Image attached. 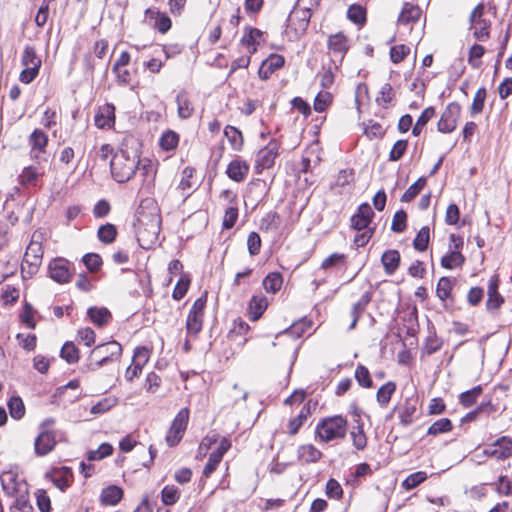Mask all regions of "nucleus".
Returning <instances> with one entry per match:
<instances>
[{"label":"nucleus","instance_id":"1","mask_svg":"<svg viewBox=\"0 0 512 512\" xmlns=\"http://www.w3.org/2000/svg\"><path fill=\"white\" fill-rule=\"evenodd\" d=\"M151 205L150 211H146L143 205L137 210V218L134 223L137 240L141 247L149 248L156 243L161 230V215L153 200H146Z\"/></svg>","mask_w":512,"mask_h":512},{"label":"nucleus","instance_id":"2","mask_svg":"<svg viewBox=\"0 0 512 512\" xmlns=\"http://www.w3.org/2000/svg\"><path fill=\"white\" fill-rule=\"evenodd\" d=\"M140 160L136 152L130 156L124 149L118 150L110 161L112 177L118 183L128 182L135 174Z\"/></svg>","mask_w":512,"mask_h":512},{"label":"nucleus","instance_id":"3","mask_svg":"<svg viewBox=\"0 0 512 512\" xmlns=\"http://www.w3.org/2000/svg\"><path fill=\"white\" fill-rule=\"evenodd\" d=\"M121 354L122 346L115 340L97 345L88 357L87 368L96 371L110 362L117 361Z\"/></svg>","mask_w":512,"mask_h":512},{"label":"nucleus","instance_id":"4","mask_svg":"<svg viewBox=\"0 0 512 512\" xmlns=\"http://www.w3.org/2000/svg\"><path fill=\"white\" fill-rule=\"evenodd\" d=\"M347 432V420L341 415L321 419L315 428L316 438L321 442L343 439Z\"/></svg>","mask_w":512,"mask_h":512},{"label":"nucleus","instance_id":"5","mask_svg":"<svg viewBox=\"0 0 512 512\" xmlns=\"http://www.w3.org/2000/svg\"><path fill=\"white\" fill-rule=\"evenodd\" d=\"M206 302V294L194 301L186 319V329L189 334L197 335L201 331Z\"/></svg>","mask_w":512,"mask_h":512},{"label":"nucleus","instance_id":"6","mask_svg":"<svg viewBox=\"0 0 512 512\" xmlns=\"http://www.w3.org/2000/svg\"><path fill=\"white\" fill-rule=\"evenodd\" d=\"M461 115V106L458 102L449 103L443 111L438 123L437 130L440 133L448 134L457 127L458 119Z\"/></svg>","mask_w":512,"mask_h":512},{"label":"nucleus","instance_id":"7","mask_svg":"<svg viewBox=\"0 0 512 512\" xmlns=\"http://www.w3.org/2000/svg\"><path fill=\"white\" fill-rule=\"evenodd\" d=\"M189 421V409L182 408L175 416L170 431L166 436L167 444L170 447L177 445L183 437Z\"/></svg>","mask_w":512,"mask_h":512},{"label":"nucleus","instance_id":"8","mask_svg":"<svg viewBox=\"0 0 512 512\" xmlns=\"http://www.w3.org/2000/svg\"><path fill=\"white\" fill-rule=\"evenodd\" d=\"M56 445V431L43 429L34 440V453L37 457H44L50 454Z\"/></svg>","mask_w":512,"mask_h":512},{"label":"nucleus","instance_id":"9","mask_svg":"<svg viewBox=\"0 0 512 512\" xmlns=\"http://www.w3.org/2000/svg\"><path fill=\"white\" fill-rule=\"evenodd\" d=\"M374 216L375 213L370 204L364 202L358 206L357 211L351 216L350 227L358 232L371 229L370 224Z\"/></svg>","mask_w":512,"mask_h":512},{"label":"nucleus","instance_id":"10","mask_svg":"<svg viewBox=\"0 0 512 512\" xmlns=\"http://www.w3.org/2000/svg\"><path fill=\"white\" fill-rule=\"evenodd\" d=\"M279 144L276 140H271L258 154L255 165V172L260 174L264 169H268L274 165L278 155Z\"/></svg>","mask_w":512,"mask_h":512},{"label":"nucleus","instance_id":"11","mask_svg":"<svg viewBox=\"0 0 512 512\" xmlns=\"http://www.w3.org/2000/svg\"><path fill=\"white\" fill-rule=\"evenodd\" d=\"M71 263L64 258H56L49 264V275L57 283H68L71 279Z\"/></svg>","mask_w":512,"mask_h":512},{"label":"nucleus","instance_id":"12","mask_svg":"<svg viewBox=\"0 0 512 512\" xmlns=\"http://www.w3.org/2000/svg\"><path fill=\"white\" fill-rule=\"evenodd\" d=\"M398 407L400 424L404 427L411 425L420 416L417 397L406 398Z\"/></svg>","mask_w":512,"mask_h":512},{"label":"nucleus","instance_id":"13","mask_svg":"<svg viewBox=\"0 0 512 512\" xmlns=\"http://www.w3.org/2000/svg\"><path fill=\"white\" fill-rule=\"evenodd\" d=\"M45 477L61 491H65L72 483L73 471L70 467L62 466L55 468L52 472H47Z\"/></svg>","mask_w":512,"mask_h":512},{"label":"nucleus","instance_id":"14","mask_svg":"<svg viewBox=\"0 0 512 512\" xmlns=\"http://www.w3.org/2000/svg\"><path fill=\"white\" fill-rule=\"evenodd\" d=\"M13 503L9 506L10 512H34V507L29 498V486L18 489V493L12 496Z\"/></svg>","mask_w":512,"mask_h":512},{"label":"nucleus","instance_id":"15","mask_svg":"<svg viewBox=\"0 0 512 512\" xmlns=\"http://www.w3.org/2000/svg\"><path fill=\"white\" fill-rule=\"evenodd\" d=\"M95 125L100 129L111 128L115 124V106L106 103L100 107L94 116Z\"/></svg>","mask_w":512,"mask_h":512},{"label":"nucleus","instance_id":"16","mask_svg":"<svg viewBox=\"0 0 512 512\" xmlns=\"http://www.w3.org/2000/svg\"><path fill=\"white\" fill-rule=\"evenodd\" d=\"M249 169V164L240 157H237L228 164L226 175L229 179L239 183L245 180Z\"/></svg>","mask_w":512,"mask_h":512},{"label":"nucleus","instance_id":"17","mask_svg":"<svg viewBox=\"0 0 512 512\" xmlns=\"http://www.w3.org/2000/svg\"><path fill=\"white\" fill-rule=\"evenodd\" d=\"M499 278L494 275L490 278L488 283V299L486 301V309L488 311L496 310L504 303L503 296L499 293Z\"/></svg>","mask_w":512,"mask_h":512},{"label":"nucleus","instance_id":"18","mask_svg":"<svg viewBox=\"0 0 512 512\" xmlns=\"http://www.w3.org/2000/svg\"><path fill=\"white\" fill-rule=\"evenodd\" d=\"M0 481L4 493L9 497L17 494L18 489L22 488V485L29 486L25 480L19 479L18 475L13 472H5L1 476Z\"/></svg>","mask_w":512,"mask_h":512},{"label":"nucleus","instance_id":"19","mask_svg":"<svg viewBox=\"0 0 512 512\" xmlns=\"http://www.w3.org/2000/svg\"><path fill=\"white\" fill-rule=\"evenodd\" d=\"M312 16V12L308 11V9L304 8H294L288 20L291 25L294 27L295 31L305 32L309 26V22Z\"/></svg>","mask_w":512,"mask_h":512},{"label":"nucleus","instance_id":"20","mask_svg":"<svg viewBox=\"0 0 512 512\" xmlns=\"http://www.w3.org/2000/svg\"><path fill=\"white\" fill-rule=\"evenodd\" d=\"M456 283L455 278L443 276L438 280L436 295L441 300L445 309H448L447 300L452 298V289Z\"/></svg>","mask_w":512,"mask_h":512},{"label":"nucleus","instance_id":"21","mask_svg":"<svg viewBox=\"0 0 512 512\" xmlns=\"http://www.w3.org/2000/svg\"><path fill=\"white\" fill-rule=\"evenodd\" d=\"M401 256L398 250L388 249L381 256V263L387 275H393L399 268Z\"/></svg>","mask_w":512,"mask_h":512},{"label":"nucleus","instance_id":"22","mask_svg":"<svg viewBox=\"0 0 512 512\" xmlns=\"http://www.w3.org/2000/svg\"><path fill=\"white\" fill-rule=\"evenodd\" d=\"M372 296L373 293L371 291H366L365 293L362 294L360 299L353 304L351 309L352 322L349 326V329H354L356 327L361 315L364 313L366 307L372 301Z\"/></svg>","mask_w":512,"mask_h":512},{"label":"nucleus","instance_id":"23","mask_svg":"<svg viewBox=\"0 0 512 512\" xmlns=\"http://www.w3.org/2000/svg\"><path fill=\"white\" fill-rule=\"evenodd\" d=\"M87 316L98 327H103L112 319V314L106 307H89Z\"/></svg>","mask_w":512,"mask_h":512},{"label":"nucleus","instance_id":"24","mask_svg":"<svg viewBox=\"0 0 512 512\" xmlns=\"http://www.w3.org/2000/svg\"><path fill=\"white\" fill-rule=\"evenodd\" d=\"M43 257V248L42 244L38 241L32 240L24 254V263L36 264V266L40 267Z\"/></svg>","mask_w":512,"mask_h":512},{"label":"nucleus","instance_id":"25","mask_svg":"<svg viewBox=\"0 0 512 512\" xmlns=\"http://www.w3.org/2000/svg\"><path fill=\"white\" fill-rule=\"evenodd\" d=\"M123 498V490L116 486L110 485L104 488L100 495L101 503L104 505H117Z\"/></svg>","mask_w":512,"mask_h":512},{"label":"nucleus","instance_id":"26","mask_svg":"<svg viewBox=\"0 0 512 512\" xmlns=\"http://www.w3.org/2000/svg\"><path fill=\"white\" fill-rule=\"evenodd\" d=\"M397 385L394 381H388L380 386L376 393V401L381 408H386L396 392Z\"/></svg>","mask_w":512,"mask_h":512},{"label":"nucleus","instance_id":"27","mask_svg":"<svg viewBox=\"0 0 512 512\" xmlns=\"http://www.w3.org/2000/svg\"><path fill=\"white\" fill-rule=\"evenodd\" d=\"M421 16V9L417 5L405 3L398 17L399 24L415 23Z\"/></svg>","mask_w":512,"mask_h":512},{"label":"nucleus","instance_id":"28","mask_svg":"<svg viewBox=\"0 0 512 512\" xmlns=\"http://www.w3.org/2000/svg\"><path fill=\"white\" fill-rule=\"evenodd\" d=\"M322 455V452L312 444L301 445L298 447V458L305 464L319 461Z\"/></svg>","mask_w":512,"mask_h":512},{"label":"nucleus","instance_id":"29","mask_svg":"<svg viewBox=\"0 0 512 512\" xmlns=\"http://www.w3.org/2000/svg\"><path fill=\"white\" fill-rule=\"evenodd\" d=\"M268 307V300L264 295H254L249 303L250 319L258 320Z\"/></svg>","mask_w":512,"mask_h":512},{"label":"nucleus","instance_id":"30","mask_svg":"<svg viewBox=\"0 0 512 512\" xmlns=\"http://www.w3.org/2000/svg\"><path fill=\"white\" fill-rule=\"evenodd\" d=\"M347 42V38L344 34L337 33L329 37L328 48L334 54H338L342 59L345 53L348 51Z\"/></svg>","mask_w":512,"mask_h":512},{"label":"nucleus","instance_id":"31","mask_svg":"<svg viewBox=\"0 0 512 512\" xmlns=\"http://www.w3.org/2000/svg\"><path fill=\"white\" fill-rule=\"evenodd\" d=\"M261 36H262L261 30L254 28V27L247 26L244 30V35L241 38L240 42L243 46L248 48V50L251 54H253L257 50V48H256V45L258 44L257 39L260 38Z\"/></svg>","mask_w":512,"mask_h":512},{"label":"nucleus","instance_id":"32","mask_svg":"<svg viewBox=\"0 0 512 512\" xmlns=\"http://www.w3.org/2000/svg\"><path fill=\"white\" fill-rule=\"evenodd\" d=\"M281 225L280 215L276 211H270L260 220L259 228L262 232H276Z\"/></svg>","mask_w":512,"mask_h":512},{"label":"nucleus","instance_id":"33","mask_svg":"<svg viewBox=\"0 0 512 512\" xmlns=\"http://www.w3.org/2000/svg\"><path fill=\"white\" fill-rule=\"evenodd\" d=\"M311 415V408L309 404H305L302 406L299 414L291 419L288 423V433L290 435H295L298 433L299 429L302 427L307 418Z\"/></svg>","mask_w":512,"mask_h":512},{"label":"nucleus","instance_id":"34","mask_svg":"<svg viewBox=\"0 0 512 512\" xmlns=\"http://www.w3.org/2000/svg\"><path fill=\"white\" fill-rule=\"evenodd\" d=\"M7 407L9 410L10 416L14 420H21L26 413V408L22 398L18 395L11 396L7 401Z\"/></svg>","mask_w":512,"mask_h":512},{"label":"nucleus","instance_id":"35","mask_svg":"<svg viewBox=\"0 0 512 512\" xmlns=\"http://www.w3.org/2000/svg\"><path fill=\"white\" fill-rule=\"evenodd\" d=\"M224 135L228 139L231 148L235 151H240L243 148L244 139L242 132L232 125H227L224 128Z\"/></svg>","mask_w":512,"mask_h":512},{"label":"nucleus","instance_id":"36","mask_svg":"<svg viewBox=\"0 0 512 512\" xmlns=\"http://www.w3.org/2000/svg\"><path fill=\"white\" fill-rule=\"evenodd\" d=\"M465 256L460 251H449L446 253L440 261V264L445 269H453L457 267H462L465 263Z\"/></svg>","mask_w":512,"mask_h":512},{"label":"nucleus","instance_id":"37","mask_svg":"<svg viewBox=\"0 0 512 512\" xmlns=\"http://www.w3.org/2000/svg\"><path fill=\"white\" fill-rule=\"evenodd\" d=\"M29 144L33 151L43 153L48 144V136L41 129H35L29 136Z\"/></svg>","mask_w":512,"mask_h":512},{"label":"nucleus","instance_id":"38","mask_svg":"<svg viewBox=\"0 0 512 512\" xmlns=\"http://www.w3.org/2000/svg\"><path fill=\"white\" fill-rule=\"evenodd\" d=\"M118 235L117 228L112 223H105L98 228L97 237L104 244H111Z\"/></svg>","mask_w":512,"mask_h":512},{"label":"nucleus","instance_id":"39","mask_svg":"<svg viewBox=\"0 0 512 512\" xmlns=\"http://www.w3.org/2000/svg\"><path fill=\"white\" fill-rule=\"evenodd\" d=\"M427 183V179L424 176L419 177L412 185L408 187V189L402 194L400 201L401 202H411L414 198H416L421 190L425 187Z\"/></svg>","mask_w":512,"mask_h":512},{"label":"nucleus","instance_id":"40","mask_svg":"<svg viewBox=\"0 0 512 512\" xmlns=\"http://www.w3.org/2000/svg\"><path fill=\"white\" fill-rule=\"evenodd\" d=\"M262 284H263V287L266 290V292L275 294L282 287V284H283L282 275L279 272L269 273L263 279Z\"/></svg>","mask_w":512,"mask_h":512},{"label":"nucleus","instance_id":"41","mask_svg":"<svg viewBox=\"0 0 512 512\" xmlns=\"http://www.w3.org/2000/svg\"><path fill=\"white\" fill-rule=\"evenodd\" d=\"M435 113H436V110L432 106L424 109L422 111L421 115L418 117L415 125L412 127V135L419 136L422 132V129L435 116Z\"/></svg>","mask_w":512,"mask_h":512},{"label":"nucleus","instance_id":"42","mask_svg":"<svg viewBox=\"0 0 512 512\" xmlns=\"http://www.w3.org/2000/svg\"><path fill=\"white\" fill-rule=\"evenodd\" d=\"M178 115L181 119H188L193 114L194 108L191 101L185 96V93H179L176 96Z\"/></svg>","mask_w":512,"mask_h":512},{"label":"nucleus","instance_id":"43","mask_svg":"<svg viewBox=\"0 0 512 512\" xmlns=\"http://www.w3.org/2000/svg\"><path fill=\"white\" fill-rule=\"evenodd\" d=\"M354 377L359 386L365 389H370L374 385L369 369L362 364L356 367Z\"/></svg>","mask_w":512,"mask_h":512},{"label":"nucleus","instance_id":"44","mask_svg":"<svg viewBox=\"0 0 512 512\" xmlns=\"http://www.w3.org/2000/svg\"><path fill=\"white\" fill-rule=\"evenodd\" d=\"M60 357L69 364H75L79 361V349L73 342L67 341L60 350Z\"/></svg>","mask_w":512,"mask_h":512},{"label":"nucleus","instance_id":"45","mask_svg":"<svg viewBox=\"0 0 512 512\" xmlns=\"http://www.w3.org/2000/svg\"><path fill=\"white\" fill-rule=\"evenodd\" d=\"M499 452V460H504L512 455V438L509 436H502L498 438L493 444Z\"/></svg>","mask_w":512,"mask_h":512},{"label":"nucleus","instance_id":"46","mask_svg":"<svg viewBox=\"0 0 512 512\" xmlns=\"http://www.w3.org/2000/svg\"><path fill=\"white\" fill-rule=\"evenodd\" d=\"M21 63L25 67H36L40 70L41 59L37 56L36 50L33 46H26L24 48Z\"/></svg>","mask_w":512,"mask_h":512},{"label":"nucleus","instance_id":"47","mask_svg":"<svg viewBox=\"0 0 512 512\" xmlns=\"http://www.w3.org/2000/svg\"><path fill=\"white\" fill-rule=\"evenodd\" d=\"M191 278L189 274H182L179 280L177 281L173 292H172V298L174 300H181L184 298V296L187 294L188 289L190 287Z\"/></svg>","mask_w":512,"mask_h":512},{"label":"nucleus","instance_id":"48","mask_svg":"<svg viewBox=\"0 0 512 512\" xmlns=\"http://www.w3.org/2000/svg\"><path fill=\"white\" fill-rule=\"evenodd\" d=\"M179 143V135L173 130H166L160 137L159 145L165 151L174 150Z\"/></svg>","mask_w":512,"mask_h":512},{"label":"nucleus","instance_id":"49","mask_svg":"<svg viewBox=\"0 0 512 512\" xmlns=\"http://www.w3.org/2000/svg\"><path fill=\"white\" fill-rule=\"evenodd\" d=\"M430 229L428 226H423L413 240V247L419 252H424L429 245Z\"/></svg>","mask_w":512,"mask_h":512},{"label":"nucleus","instance_id":"50","mask_svg":"<svg viewBox=\"0 0 512 512\" xmlns=\"http://www.w3.org/2000/svg\"><path fill=\"white\" fill-rule=\"evenodd\" d=\"M483 389L481 385H477L470 390L464 391L459 396V402L464 407H470L476 403L477 398L481 395Z\"/></svg>","mask_w":512,"mask_h":512},{"label":"nucleus","instance_id":"51","mask_svg":"<svg viewBox=\"0 0 512 512\" xmlns=\"http://www.w3.org/2000/svg\"><path fill=\"white\" fill-rule=\"evenodd\" d=\"M180 498V491L174 485H166L161 491V500L164 505H174Z\"/></svg>","mask_w":512,"mask_h":512},{"label":"nucleus","instance_id":"52","mask_svg":"<svg viewBox=\"0 0 512 512\" xmlns=\"http://www.w3.org/2000/svg\"><path fill=\"white\" fill-rule=\"evenodd\" d=\"M82 263L85 265V267L91 273L98 272L103 265L102 258L97 253H86L82 257Z\"/></svg>","mask_w":512,"mask_h":512},{"label":"nucleus","instance_id":"53","mask_svg":"<svg viewBox=\"0 0 512 512\" xmlns=\"http://www.w3.org/2000/svg\"><path fill=\"white\" fill-rule=\"evenodd\" d=\"M453 424L449 418H442L435 421L427 430L428 435L436 436L441 433L450 432Z\"/></svg>","mask_w":512,"mask_h":512},{"label":"nucleus","instance_id":"54","mask_svg":"<svg viewBox=\"0 0 512 512\" xmlns=\"http://www.w3.org/2000/svg\"><path fill=\"white\" fill-rule=\"evenodd\" d=\"M487 91L485 87H480L473 98L472 105L470 107V113L472 116L477 115L483 111Z\"/></svg>","mask_w":512,"mask_h":512},{"label":"nucleus","instance_id":"55","mask_svg":"<svg viewBox=\"0 0 512 512\" xmlns=\"http://www.w3.org/2000/svg\"><path fill=\"white\" fill-rule=\"evenodd\" d=\"M348 19L355 24H364L366 22V9L358 4H352L347 11Z\"/></svg>","mask_w":512,"mask_h":512},{"label":"nucleus","instance_id":"56","mask_svg":"<svg viewBox=\"0 0 512 512\" xmlns=\"http://www.w3.org/2000/svg\"><path fill=\"white\" fill-rule=\"evenodd\" d=\"M427 479V473L424 471H417L415 473L410 474L405 478V480L402 482V487L410 491L417 486H419L421 483H423Z\"/></svg>","mask_w":512,"mask_h":512},{"label":"nucleus","instance_id":"57","mask_svg":"<svg viewBox=\"0 0 512 512\" xmlns=\"http://www.w3.org/2000/svg\"><path fill=\"white\" fill-rule=\"evenodd\" d=\"M407 227V213L403 209H399L395 212L392 224H391V230L395 233H402L406 230Z\"/></svg>","mask_w":512,"mask_h":512},{"label":"nucleus","instance_id":"58","mask_svg":"<svg viewBox=\"0 0 512 512\" xmlns=\"http://www.w3.org/2000/svg\"><path fill=\"white\" fill-rule=\"evenodd\" d=\"M117 401L116 397L103 398L91 407L90 412L94 415L104 414L113 408L117 404Z\"/></svg>","mask_w":512,"mask_h":512},{"label":"nucleus","instance_id":"59","mask_svg":"<svg viewBox=\"0 0 512 512\" xmlns=\"http://www.w3.org/2000/svg\"><path fill=\"white\" fill-rule=\"evenodd\" d=\"M34 313L35 310L33 306L25 301L23 304V311L20 314V320L21 322L29 329H35L36 322L34 321Z\"/></svg>","mask_w":512,"mask_h":512},{"label":"nucleus","instance_id":"60","mask_svg":"<svg viewBox=\"0 0 512 512\" xmlns=\"http://www.w3.org/2000/svg\"><path fill=\"white\" fill-rule=\"evenodd\" d=\"M39 177L37 169L33 166L25 167L19 175V182L23 186L35 185Z\"/></svg>","mask_w":512,"mask_h":512},{"label":"nucleus","instance_id":"61","mask_svg":"<svg viewBox=\"0 0 512 512\" xmlns=\"http://www.w3.org/2000/svg\"><path fill=\"white\" fill-rule=\"evenodd\" d=\"M325 494L330 499L340 500L343 497V489L336 479L330 478L326 483Z\"/></svg>","mask_w":512,"mask_h":512},{"label":"nucleus","instance_id":"62","mask_svg":"<svg viewBox=\"0 0 512 512\" xmlns=\"http://www.w3.org/2000/svg\"><path fill=\"white\" fill-rule=\"evenodd\" d=\"M408 148V141L404 139L397 140L390 153H389V161L391 162H397L399 161L404 154L406 153Z\"/></svg>","mask_w":512,"mask_h":512},{"label":"nucleus","instance_id":"63","mask_svg":"<svg viewBox=\"0 0 512 512\" xmlns=\"http://www.w3.org/2000/svg\"><path fill=\"white\" fill-rule=\"evenodd\" d=\"M491 22L486 19L477 20V25H474L473 36L479 41H485L489 38V28Z\"/></svg>","mask_w":512,"mask_h":512},{"label":"nucleus","instance_id":"64","mask_svg":"<svg viewBox=\"0 0 512 512\" xmlns=\"http://www.w3.org/2000/svg\"><path fill=\"white\" fill-rule=\"evenodd\" d=\"M36 504L40 512H51V500L47 492L43 489L37 490L35 493Z\"/></svg>","mask_w":512,"mask_h":512}]
</instances>
